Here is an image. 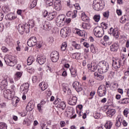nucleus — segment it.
<instances>
[{
  "label": "nucleus",
  "instance_id": "obj_54",
  "mask_svg": "<svg viewBox=\"0 0 129 129\" xmlns=\"http://www.w3.org/2000/svg\"><path fill=\"white\" fill-rule=\"evenodd\" d=\"M23 75V73L22 72H17L15 76L17 78H21L22 77V76Z\"/></svg>",
  "mask_w": 129,
  "mask_h": 129
},
{
  "label": "nucleus",
  "instance_id": "obj_56",
  "mask_svg": "<svg viewBox=\"0 0 129 129\" xmlns=\"http://www.w3.org/2000/svg\"><path fill=\"white\" fill-rule=\"evenodd\" d=\"M42 16L43 18H46L48 16V11L46 10H43L42 11Z\"/></svg>",
  "mask_w": 129,
  "mask_h": 129
},
{
  "label": "nucleus",
  "instance_id": "obj_46",
  "mask_svg": "<svg viewBox=\"0 0 129 129\" xmlns=\"http://www.w3.org/2000/svg\"><path fill=\"white\" fill-rule=\"evenodd\" d=\"M93 116L94 118H96V119H98V118L100 117V114H99V113L97 112H95L93 114Z\"/></svg>",
  "mask_w": 129,
  "mask_h": 129
},
{
  "label": "nucleus",
  "instance_id": "obj_5",
  "mask_svg": "<svg viewBox=\"0 0 129 129\" xmlns=\"http://www.w3.org/2000/svg\"><path fill=\"white\" fill-rule=\"evenodd\" d=\"M106 87L104 85H101L98 87L97 93L99 97H103L106 95Z\"/></svg>",
  "mask_w": 129,
  "mask_h": 129
},
{
  "label": "nucleus",
  "instance_id": "obj_32",
  "mask_svg": "<svg viewBox=\"0 0 129 129\" xmlns=\"http://www.w3.org/2000/svg\"><path fill=\"white\" fill-rule=\"evenodd\" d=\"M76 34H77L79 36L81 37H85V31L84 30H80L79 29H77L76 30Z\"/></svg>",
  "mask_w": 129,
  "mask_h": 129
},
{
  "label": "nucleus",
  "instance_id": "obj_31",
  "mask_svg": "<svg viewBox=\"0 0 129 129\" xmlns=\"http://www.w3.org/2000/svg\"><path fill=\"white\" fill-rule=\"evenodd\" d=\"M104 41L105 42V43L108 45V46H109L110 45H111V41H110V38L107 35H105L103 37Z\"/></svg>",
  "mask_w": 129,
  "mask_h": 129
},
{
  "label": "nucleus",
  "instance_id": "obj_7",
  "mask_svg": "<svg viewBox=\"0 0 129 129\" xmlns=\"http://www.w3.org/2000/svg\"><path fill=\"white\" fill-rule=\"evenodd\" d=\"M53 104L56 105L57 107L58 108H61L62 110H64V109L66 107V104L63 101H61V99L59 98H56L53 102Z\"/></svg>",
  "mask_w": 129,
  "mask_h": 129
},
{
  "label": "nucleus",
  "instance_id": "obj_45",
  "mask_svg": "<svg viewBox=\"0 0 129 129\" xmlns=\"http://www.w3.org/2000/svg\"><path fill=\"white\" fill-rule=\"evenodd\" d=\"M93 19L95 22H99V21L100 20V15H95Z\"/></svg>",
  "mask_w": 129,
  "mask_h": 129
},
{
  "label": "nucleus",
  "instance_id": "obj_60",
  "mask_svg": "<svg viewBox=\"0 0 129 129\" xmlns=\"http://www.w3.org/2000/svg\"><path fill=\"white\" fill-rule=\"evenodd\" d=\"M74 7H75V8L76 10H80V9H81L80 5H79V4H76L75 5H74Z\"/></svg>",
  "mask_w": 129,
  "mask_h": 129
},
{
  "label": "nucleus",
  "instance_id": "obj_48",
  "mask_svg": "<svg viewBox=\"0 0 129 129\" xmlns=\"http://www.w3.org/2000/svg\"><path fill=\"white\" fill-rule=\"evenodd\" d=\"M126 19L125 18V16H122L121 18V19L120 20V22L121 23V24H124V23L126 22Z\"/></svg>",
  "mask_w": 129,
  "mask_h": 129
},
{
  "label": "nucleus",
  "instance_id": "obj_34",
  "mask_svg": "<svg viewBox=\"0 0 129 129\" xmlns=\"http://www.w3.org/2000/svg\"><path fill=\"white\" fill-rule=\"evenodd\" d=\"M112 124H113L112 123V122H111V121H107L105 124L104 126L106 129H110L112 126Z\"/></svg>",
  "mask_w": 129,
  "mask_h": 129
},
{
  "label": "nucleus",
  "instance_id": "obj_30",
  "mask_svg": "<svg viewBox=\"0 0 129 129\" xmlns=\"http://www.w3.org/2000/svg\"><path fill=\"white\" fill-rule=\"evenodd\" d=\"M56 17V13L51 12L49 13L48 15L47 20L48 21H52L54 18Z\"/></svg>",
  "mask_w": 129,
  "mask_h": 129
},
{
  "label": "nucleus",
  "instance_id": "obj_4",
  "mask_svg": "<svg viewBox=\"0 0 129 129\" xmlns=\"http://www.w3.org/2000/svg\"><path fill=\"white\" fill-rule=\"evenodd\" d=\"M65 22H66V16L63 14L59 15L56 20V25L58 27H63L65 25Z\"/></svg>",
  "mask_w": 129,
  "mask_h": 129
},
{
  "label": "nucleus",
  "instance_id": "obj_62",
  "mask_svg": "<svg viewBox=\"0 0 129 129\" xmlns=\"http://www.w3.org/2000/svg\"><path fill=\"white\" fill-rule=\"evenodd\" d=\"M48 41L49 42V43H53V42H54V38H53L52 36L49 37L48 39Z\"/></svg>",
  "mask_w": 129,
  "mask_h": 129
},
{
  "label": "nucleus",
  "instance_id": "obj_21",
  "mask_svg": "<svg viewBox=\"0 0 129 129\" xmlns=\"http://www.w3.org/2000/svg\"><path fill=\"white\" fill-rule=\"evenodd\" d=\"M67 17H72L73 19H75L77 17V10H74L73 13L72 11H68L67 13Z\"/></svg>",
  "mask_w": 129,
  "mask_h": 129
},
{
  "label": "nucleus",
  "instance_id": "obj_22",
  "mask_svg": "<svg viewBox=\"0 0 129 129\" xmlns=\"http://www.w3.org/2000/svg\"><path fill=\"white\" fill-rule=\"evenodd\" d=\"M68 29L66 28H64L60 30V35L62 38H66L68 36Z\"/></svg>",
  "mask_w": 129,
  "mask_h": 129
},
{
  "label": "nucleus",
  "instance_id": "obj_9",
  "mask_svg": "<svg viewBox=\"0 0 129 129\" xmlns=\"http://www.w3.org/2000/svg\"><path fill=\"white\" fill-rule=\"evenodd\" d=\"M108 34L110 35L112 34L113 37L116 39H118L119 37V33L118 32V29L117 28H113L111 27L110 28L109 30L108 31Z\"/></svg>",
  "mask_w": 129,
  "mask_h": 129
},
{
  "label": "nucleus",
  "instance_id": "obj_40",
  "mask_svg": "<svg viewBox=\"0 0 129 129\" xmlns=\"http://www.w3.org/2000/svg\"><path fill=\"white\" fill-rule=\"evenodd\" d=\"M127 103H129L128 98H123L121 100V104H127Z\"/></svg>",
  "mask_w": 129,
  "mask_h": 129
},
{
  "label": "nucleus",
  "instance_id": "obj_36",
  "mask_svg": "<svg viewBox=\"0 0 129 129\" xmlns=\"http://www.w3.org/2000/svg\"><path fill=\"white\" fill-rule=\"evenodd\" d=\"M82 27L83 29H85L86 30H89L90 29V24L89 23H83L82 25Z\"/></svg>",
  "mask_w": 129,
  "mask_h": 129
},
{
  "label": "nucleus",
  "instance_id": "obj_41",
  "mask_svg": "<svg viewBox=\"0 0 129 129\" xmlns=\"http://www.w3.org/2000/svg\"><path fill=\"white\" fill-rule=\"evenodd\" d=\"M67 48V43L63 42L61 44L60 49L61 51H65Z\"/></svg>",
  "mask_w": 129,
  "mask_h": 129
},
{
  "label": "nucleus",
  "instance_id": "obj_6",
  "mask_svg": "<svg viewBox=\"0 0 129 129\" xmlns=\"http://www.w3.org/2000/svg\"><path fill=\"white\" fill-rule=\"evenodd\" d=\"M94 34L97 38H101L104 34V31L102 27L97 26L94 29Z\"/></svg>",
  "mask_w": 129,
  "mask_h": 129
},
{
  "label": "nucleus",
  "instance_id": "obj_8",
  "mask_svg": "<svg viewBox=\"0 0 129 129\" xmlns=\"http://www.w3.org/2000/svg\"><path fill=\"white\" fill-rule=\"evenodd\" d=\"M93 7V9L95 10V11H101L102 10H103V8H104V5L102 4V2H96V1H94Z\"/></svg>",
  "mask_w": 129,
  "mask_h": 129
},
{
  "label": "nucleus",
  "instance_id": "obj_25",
  "mask_svg": "<svg viewBox=\"0 0 129 129\" xmlns=\"http://www.w3.org/2000/svg\"><path fill=\"white\" fill-rule=\"evenodd\" d=\"M70 71L72 77H76L77 76V69L76 68L72 67L70 68Z\"/></svg>",
  "mask_w": 129,
  "mask_h": 129
},
{
  "label": "nucleus",
  "instance_id": "obj_13",
  "mask_svg": "<svg viewBox=\"0 0 129 129\" xmlns=\"http://www.w3.org/2000/svg\"><path fill=\"white\" fill-rule=\"evenodd\" d=\"M121 63V60L114 58L112 59V67L114 69H119L120 68V63Z\"/></svg>",
  "mask_w": 129,
  "mask_h": 129
},
{
  "label": "nucleus",
  "instance_id": "obj_14",
  "mask_svg": "<svg viewBox=\"0 0 129 129\" xmlns=\"http://www.w3.org/2000/svg\"><path fill=\"white\" fill-rule=\"evenodd\" d=\"M4 94L5 98H6L7 99L11 100L14 97L13 92H12L10 90L4 91Z\"/></svg>",
  "mask_w": 129,
  "mask_h": 129
},
{
  "label": "nucleus",
  "instance_id": "obj_17",
  "mask_svg": "<svg viewBox=\"0 0 129 129\" xmlns=\"http://www.w3.org/2000/svg\"><path fill=\"white\" fill-rule=\"evenodd\" d=\"M62 8V5H61V1L56 0L54 2V9L56 11H60Z\"/></svg>",
  "mask_w": 129,
  "mask_h": 129
},
{
  "label": "nucleus",
  "instance_id": "obj_19",
  "mask_svg": "<svg viewBox=\"0 0 129 129\" xmlns=\"http://www.w3.org/2000/svg\"><path fill=\"white\" fill-rule=\"evenodd\" d=\"M70 105H75L77 103V97L74 96L72 98H70L68 101Z\"/></svg>",
  "mask_w": 129,
  "mask_h": 129
},
{
  "label": "nucleus",
  "instance_id": "obj_33",
  "mask_svg": "<svg viewBox=\"0 0 129 129\" xmlns=\"http://www.w3.org/2000/svg\"><path fill=\"white\" fill-rule=\"evenodd\" d=\"M34 61H35V58L32 56H29L27 59V65H32Z\"/></svg>",
  "mask_w": 129,
  "mask_h": 129
},
{
  "label": "nucleus",
  "instance_id": "obj_24",
  "mask_svg": "<svg viewBox=\"0 0 129 129\" xmlns=\"http://www.w3.org/2000/svg\"><path fill=\"white\" fill-rule=\"evenodd\" d=\"M34 107H35V105L33 104V102L32 101L29 102L27 106H26V110L27 111H32L33 109H34Z\"/></svg>",
  "mask_w": 129,
  "mask_h": 129
},
{
  "label": "nucleus",
  "instance_id": "obj_63",
  "mask_svg": "<svg viewBox=\"0 0 129 129\" xmlns=\"http://www.w3.org/2000/svg\"><path fill=\"white\" fill-rule=\"evenodd\" d=\"M116 14L118 15V16H121V14H122V12L121 11V10H117Z\"/></svg>",
  "mask_w": 129,
  "mask_h": 129
},
{
  "label": "nucleus",
  "instance_id": "obj_20",
  "mask_svg": "<svg viewBox=\"0 0 129 129\" xmlns=\"http://www.w3.org/2000/svg\"><path fill=\"white\" fill-rule=\"evenodd\" d=\"M116 112V110L114 109H109L106 112V113L107 115V116H109V117H112Z\"/></svg>",
  "mask_w": 129,
  "mask_h": 129
},
{
  "label": "nucleus",
  "instance_id": "obj_18",
  "mask_svg": "<svg viewBox=\"0 0 129 129\" xmlns=\"http://www.w3.org/2000/svg\"><path fill=\"white\" fill-rule=\"evenodd\" d=\"M37 62L40 65H43L46 62V56L42 55H38L36 59Z\"/></svg>",
  "mask_w": 129,
  "mask_h": 129
},
{
  "label": "nucleus",
  "instance_id": "obj_55",
  "mask_svg": "<svg viewBox=\"0 0 129 129\" xmlns=\"http://www.w3.org/2000/svg\"><path fill=\"white\" fill-rule=\"evenodd\" d=\"M104 18H108L109 17V11H106L103 13Z\"/></svg>",
  "mask_w": 129,
  "mask_h": 129
},
{
  "label": "nucleus",
  "instance_id": "obj_64",
  "mask_svg": "<svg viewBox=\"0 0 129 129\" xmlns=\"http://www.w3.org/2000/svg\"><path fill=\"white\" fill-rule=\"evenodd\" d=\"M60 124L61 127H63V126H65V125H66V123H65V121H60Z\"/></svg>",
  "mask_w": 129,
  "mask_h": 129
},
{
  "label": "nucleus",
  "instance_id": "obj_11",
  "mask_svg": "<svg viewBox=\"0 0 129 129\" xmlns=\"http://www.w3.org/2000/svg\"><path fill=\"white\" fill-rule=\"evenodd\" d=\"M27 44L29 47H35L37 45V38L35 36L30 37L27 42Z\"/></svg>",
  "mask_w": 129,
  "mask_h": 129
},
{
  "label": "nucleus",
  "instance_id": "obj_43",
  "mask_svg": "<svg viewBox=\"0 0 129 129\" xmlns=\"http://www.w3.org/2000/svg\"><path fill=\"white\" fill-rule=\"evenodd\" d=\"M8 125L6 124L5 123L1 122L0 123V129H7Z\"/></svg>",
  "mask_w": 129,
  "mask_h": 129
},
{
  "label": "nucleus",
  "instance_id": "obj_16",
  "mask_svg": "<svg viewBox=\"0 0 129 129\" xmlns=\"http://www.w3.org/2000/svg\"><path fill=\"white\" fill-rule=\"evenodd\" d=\"M94 76L96 78L97 80H99L100 81H101V80H103L104 79V76L103 75V74L101 72H96L94 73Z\"/></svg>",
  "mask_w": 129,
  "mask_h": 129
},
{
  "label": "nucleus",
  "instance_id": "obj_35",
  "mask_svg": "<svg viewBox=\"0 0 129 129\" xmlns=\"http://www.w3.org/2000/svg\"><path fill=\"white\" fill-rule=\"evenodd\" d=\"M72 45L74 47V48H75V49H76L77 50H79L81 49V45H80V44H79L77 43L75 41H73Z\"/></svg>",
  "mask_w": 129,
  "mask_h": 129
},
{
  "label": "nucleus",
  "instance_id": "obj_57",
  "mask_svg": "<svg viewBox=\"0 0 129 129\" xmlns=\"http://www.w3.org/2000/svg\"><path fill=\"white\" fill-rule=\"evenodd\" d=\"M67 6L70 8L72 9L73 8V5L71 4L70 1L67 2Z\"/></svg>",
  "mask_w": 129,
  "mask_h": 129
},
{
  "label": "nucleus",
  "instance_id": "obj_28",
  "mask_svg": "<svg viewBox=\"0 0 129 129\" xmlns=\"http://www.w3.org/2000/svg\"><path fill=\"white\" fill-rule=\"evenodd\" d=\"M6 18L9 21H13V20H15L17 18V16L14 13H9L7 15H6Z\"/></svg>",
  "mask_w": 129,
  "mask_h": 129
},
{
  "label": "nucleus",
  "instance_id": "obj_47",
  "mask_svg": "<svg viewBox=\"0 0 129 129\" xmlns=\"http://www.w3.org/2000/svg\"><path fill=\"white\" fill-rule=\"evenodd\" d=\"M43 107H44V106L40 104H37V109H38L39 112H41V111L43 110Z\"/></svg>",
  "mask_w": 129,
  "mask_h": 129
},
{
  "label": "nucleus",
  "instance_id": "obj_26",
  "mask_svg": "<svg viewBox=\"0 0 129 129\" xmlns=\"http://www.w3.org/2000/svg\"><path fill=\"white\" fill-rule=\"evenodd\" d=\"M52 28L51 24L49 22H46L45 24L43 25L42 29L45 31H50Z\"/></svg>",
  "mask_w": 129,
  "mask_h": 129
},
{
  "label": "nucleus",
  "instance_id": "obj_59",
  "mask_svg": "<svg viewBox=\"0 0 129 129\" xmlns=\"http://www.w3.org/2000/svg\"><path fill=\"white\" fill-rule=\"evenodd\" d=\"M102 26L101 28L103 29V31H104V30H106L107 29V24L106 23H102Z\"/></svg>",
  "mask_w": 129,
  "mask_h": 129
},
{
  "label": "nucleus",
  "instance_id": "obj_1",
  "mask_svg": "<svg viewBox=\"0 0 129 129\" xmlns=\"http://www.w3.org/2000/svg\"><path fill=\"white\" fill-rule=\"evenodd\" d=\"M5 62L9 66H15L17 64V58L12 55H6L4 58Z\"/></svg>",
  "mask_w": 129,
  "mask_h": 129
},
{
  "label": "nucleus",
  "instance_id": "obj_58",
  "mask_svg": "<svg viewBox=\"0 0 129 129\" xmlns=\"http://www.w3.org/2000/svg\"><path fill=\"white\" fill-rule=\"evenodd\" d=\"M95 95V91H93L91 92L90 94V96H91V98H89V99H92L93 98V97Z\"/></svg>",
  "mask_w": 129,
  "mask_h": 129
},
{
  "label": "nucleus",
  "instance_id": "obj_49",
  "mask_svg": "<svg viewBox=\"0 0 129 129\" xmlns=\"http://www.w3.org/2000/svg\"><path fill=\"white\" fill-rule=\"evenodd\" d=\"M128 108H125L123 112V114H124V116L126 117H127V115L128 114Z\"/></svg>",
  "mask_w": 129,
  "mask_h": 129
},
{
  "label": "nucleus",
  "instance_id": "obj_3",
  "mask_svg": "<svg viewBox=\"0 0 129 129\" xmlns=\"http://www.w3.org/2000/svg\"><path fill=\"white\" fill-rule=\"evenodd\" d=\"M29 28V25L27 24H25V25H24L23 24H20L18 26L17 30L21 35H23L25 32H26L27 34L30 32Z\"/></svg>",
  "mask_w": 129,
  "mask_h": 129
},
{
  "label": "nucleus",
  "instance_id": "obj_12",
  "mask_svg": "<svg viewBox=\"0 0 129 129\" xmlns=\"http://www.w3.org/2000/svg\"><path fill=\"white\" fill-rule=\"evenodd\" d=\"M50 57L52 62H57L59 59V53L56 51H52L50 54Z\"/></svg>",
  "mask_w": 129,
  "mask_h": 129
},
{
  "label": "nucleus",
  "instance_id": "obj_44",
  "mask_svg": "<svg viewBox=\"0 0 129 129\" xmlns=\"http://www.w3.org/2000/svg\"><path fill=\"white\" fill-rule=\"evenodd\" d=\"M45 1L47 6H53V0H45Z\"/></svg>",
  "mask_w": 129,
  "mask_h": 129
},
{
  "label": "nucleus",
  "instance_id": "obj_27",
  "mask_svg": "<svg viewBox=\"0 0 129 129\" xmlns=\"http://www.w3.org/2000/svg\"><path fill=\"white\" fill-rule=\"evenodd\" d=\"M39 87L41 89L42 91L46 90L48 88V84L45 82H42L39 84Z\"/></svg>",
  "mask_w": 129,
  "mask_h": 129
},
{
  "label": "nucleus",
  "instance_id": "obj_61",
  "mask_svg": "<svg viewBox=\"0 0 129 129\" xmlns=\"http://www.w3.org/2000/svg\"><path fill=\"white\" fill-rule=\"evenodd\" d=\"M38 80V77L37 76H33L32 77V82L33 83H36V82Z\"/></svg>",
  "mask_w": 129,
  "mask_h": 129
},
{
  "label": "nucleus",
  "instance_id": "obj_52",
  "mask_svg": "<svg viewBox=\"0 0 129 129\" xmlns=\"http://www.w3.org/2000/svg\"><path fill=\"white\" fill-rule=\"evenodd\" d=\"M76 90L78 92H80V91H82V87L81 84H79L78 87L76 88Z\"/></svg>",
  "mask_w": 129,
  "mask_h": 129
},
{
  "label": "nucleus",
  "instance_id": "obj_38",
  "mask_svg": "<svg viewBox=\"0 0 129 129\" xmlns=\"http://www.w3.org/2000/svg\"><path fill=\"white\" fill-rule=\"evenodd\" d=\"M37 6V0H34L29 4L30 9H34Z\"/></svg>",
  "mask_w": 129,
  "mask_h": 129
},
{
  "label": "nucleus",
  "instance_id": "obj_37",
  "mask_svg": "<svg viewBox=\"0 0 129 129\" xmlns=\"http://www.w3.org/2000/svg\"><path fill=\"white\" fill-rule=\"evenodd\" d=\"M82 20L84 22H89V18L85 15V13H82Z\"/></svg>",
  "mask_w": 129,
  "mask_h": 129
},
{
  "label": "nucleus",
  "instance_id": "obj_39",
  "mask_svg": "<svg viewBox=\"0 0 129 129\" xmlns=\"http://www.w3.org/2000/svg\"><path fill=\"white\" fill-rule=\"evenodd\" d=\"M28 25L29 27V30H30V28L32 29V28H34L35 26V22L33 21V20H30L29 21Z\"/></svg>",
  "mask_w": 129,
  "mask_h": 129
},
{
  "label": "nucleus",
  "instance_id": "obj_15",
  "mask_svg": "<svg viewBox=\"0 0 129 129\" xmlns=\"http://www.w3.org/2000/svg\"><path fill=\"white\" fill-rule=\"evenodd\" d=\"M88 68L89 70L93 72H94L96 70L98 71V64L96 65L94 63H89L88 64Z\"/></svg>",
  "mask_w": 129,
  "mask_h": 129
},
{
  "label": "nucleus",
  "instance_id": "obj_51",
  "mask_svg": "<svg viewBox=\"0 0 129 129\" xmlns=\"http://www.w3.org/2000/svg\"><path fill=\"white\" fill-rule=\"evenodd\" d=\"M71 111H72V115L70 116V117L71 119L72 118H75V117H76L77 115L76 114H74L73 112H74V111H73V108H71Z\"/></svg>",
  "mask_w": 129,
  "mask_h": 129
},
{
  "label": "nucleus",
  "instance_id": "obj_50",
  "mask_svg": "<svg viewBox=\"0 0 129 129\" xmlns=\"http://www.w3.org/2000/svg\"><path fill=\"white\" fill-rule=\"evenodd\" d=\"M79 84H80V83L79 82H75L73 84V86L75 89H76V88H77V87L79 86Z\"/></svg>",
  "mask_w": 129,
  "mask_h": 129
},
{
  "label": "nucleus",
  "instance_id": "obj_10",
  "mask_svg": "<svg viewBox=\"0 0 129 129\" xmlns=\"http://www.w3.org/2000/svg\"><path fill=\"white\" fill-rule=\"evenodd\" d=\"M30 87V84L28 83H26L24 84H23L21 86H20V92L21 93H28V91H29V88Z\"/></svg>",
  "mask_w": 129,
  "mask_h": 129
},
{
  "label": "nucleus",
  "instance_id": "obj_53",
  "mask_svg": "<svg viewBox=\"0 0 129 129\" xmlns=\"http://www.w3.org/2000/svg\"><path fill=\"white\" fill-rule=\"evenodd\" d=\"M2 50L4 53H7L9 51V48H7L6 46H2Z\"/></svg>",
  "mask_w": 129,
  "mask_h": 129
},
{
  "label": "nucleus",
  "instance_id": "obj_2",
  "mask_svg": "<svg viewBox=\"0 0 129 129\" xmlns=\"http://www.w3.org/2000/svg\"><path fill=\"white\" fill-rule=\"evenodd\" d=\"M98 71H101L102 73H105L107 72L108 69H109V64L108 62L103 60L99 62L98 64Z\"/></svg>",
  "mask_w": 129,
  "mask_h": 129
},
{
  "label": "nucleus",
  "instance_id": "obj_42",
  "mask_svg": "<svg viewBox=\"0 0 129 129\" xmlns=\"http://www.w3.org/2000/svg\"><path fill=\"white\" fill-rule=\"evenodd\" d=\"M116 120L122 123V121H123V116H120V115L118 116L116 118Z\"/></svg>",
  "mask_w": 129,
  "mask_h": 129
},
{
  "label": "nucleus",
  "instance_id": "obj_23",
  "mask_svg": "<svg viewBox=\"0 0 129 129\" xmlns=\"http://www.w3.org/2000/svg\"><path fill=\"white\" fill-rule=\"evenodd\" d=\"M0 88L2 90H5L8 88V81L7 80H4L1 83Z\"/></svg>",
  "mask_w": 129,
  "mask_h": 129
},
{
  "label": "nucleus",
  "instance_id": "obj_29",
  "mask_svg": "<svg viewBox=\"0 0 129 129\" xmlns=\"http://www.w3.org/2000/svg\"><path fill=\"white\" fill-rule=\"evenodd\" d=\"M118 44L117 43H114L110 46V50L112 52H116L118 50Z\"/></svg>",
  "mask_w": 129,
  "mask_h": 129
}]
</instances>
